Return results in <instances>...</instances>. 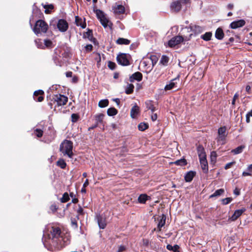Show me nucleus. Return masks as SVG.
Returning <instances> with one entry per match:
<instances>
[{
	"label": "nucleus",
	"instance_id": "nucleus-56",
	"mask_svg": "<svg viewBox=\"0 0 252 252\" xmlns=\"http://www.w3.org/2000/svg\"><path fill=\"white\" fill-rule=\"evenodd\" d=\"M235 163V162L233 161V162H229V163H227V164L225 165V166H224V169H226V170H227V169H229V168H231V166H232V165L233 164H234Z\"/></svg>",
	"mask_w": 252,
	"mask_h": 252
},
{
	"label": "nucleus",
	"instance_id": "nucleus-22",
	"mask_svg": "<svg viewBox=\"0 0 252 252\" xmlns=\"http://www.w3.org/2000/svg\"><path fill=\"white\" fill-rule=\"evenodd\" d=\"M166 216L164 214H162L161 218L158 224V228L159 231L161 230V227H162L165 223Z\"/></svg>",
	"mask_w": 252,
	"mask_h": 252
},
{
	"label": "nucleus",
	"instance_id": "nucleus-23",
	"mask_svg": "<svg viewBox=\"0 0 252 252\" xmlns=\"http://www.w3.org/2000/svg\"><path fill=\"white\" fill-rule=\"evenodd\" d=\"M197 154L199 158H206V155L204 151V148L200 145H199L197 148Z\"/></svg>",
	"mask_w": 252,
	"mask_h": 252
},
{
	"label": "nucleus",
	"instance_id": "nucleus-35",
	"mask_svg": "<svg viewBox=\"0 0 252 252\" xmlns=\"http://www.w3.org/2000/svg\"><path fill=\"white\" fill-rule=\"evenodd\" d=\"M57 165L60 167L62 169H64L66 166V164L63 158H60L57 162Z\"/></svg>",
	"mask_w": 252,
	"mask_h": 252
},
{
	"label": "nucleus",
	"instance_id": "nucleus-12",
	"mask_svg": "<svg viewBox=\"0 0 252 252\" xmlns=\"http://www.w3.org/2000/svg\"><path fill=\"white\" fill-rule=\"evenodd\" d=\"M196 172L194 171H189L187 172L184 176V179L186 182H191L196 176Z\"/></svg>",
	"mask_w": 252,
	"mask_h": 252
},
{
	"label": "nucleus",
	"instance_id": "nucleus-62",
	"mask_svg": "<svg viewBox=\"0 0 252 252\" xmlns=\"http://www.w3.org/2000/svg\"><path fill=\"white\" fill-rule=\"evenodd\" d=\"M89 180L88 179H86L83 184V187H87L88 185H89Z\"/></svg>",
	"mask_w": 252,
	"mask_h": 252
},
{
	"label": "nucleus",
	"instance_id": "nucleus-54",
	"mask_svg": "<svg viewBox=\"0 0 252 252\" xmlns=\"http://www.w3.org/2000/svg\"><path fill=\"white\" fill-rule=\"evenodd\" d=\"M143 245L145 247H148L150 244V241L147 239H142Z\"/></svg>",
	"mask_w": 252,
	"mask_h": 252
},
{
	"label": "nucleus",
	"instance_id": "nucleus-15",
	"mask_svg": "<svg viewBox=\"0 0 252 252\" xmlns=\"http://www.w3.org/2000/svg\"><path fill=\"white\" fill-rule=\"evenodd\" d=\"M151 196L146 193L141 194L138 197L137 201L139 203L146 204L147 201L151 200Z\"/></svg>",
	"mask_w": 252,
	"mask_h": 252
},
{
	"label": "nucleus",
	"instance_id": "nucleus-28",
	"mask_svg": "<svg viewBox=\"0 0 252 252\" xmlns=\"http://www.w3.org/2000/svg\"><path fill=\"white\" fill-rule=\"evenodd\" d=\"M191 30L194 32L196 33H199L201 32L204 29L203 27L198 26V25H192L190 26Z\"/></svg>",
	"mask_w": 252,
	"mask_h": 252
},
{
	"label": "nucleus",
	"instance_id": "nucleus-26",
	"mask_svg": "<svg viewBox=\"0 0 252 252\" xmlns=\"http://www.w3.org/2000/svg\"><path fill=\"white\" fill-rule=\"evenodd\" d=\"M224 33L222 30L221 28H218L215 32V37L216 38L221 40L223 38Z\"/></svg>",
	"mask_w": 252,
	"mask_h": 252
},
{
	"label": "nucleus",
	"instance_id": "nucleus-42",
	"mask_svg": "<svg viewBox=\"0 0 252 252\" xmlns=\"http://www.w3.org/2000/svg\"><path fill=\"white\" fill-rule=\"evenodd\" d=\"M71 225L74 229H77L78 223H77V220L75 218H71Z\"/></svg>",
	"mask_w": 252,
	"mask_h": 252
},
{
	"label": "nucleus",
	"instance_id": "nucleus-9",
	"mask_svg": "<svg viewBox=\"0 0 252 252\" xmlns=\"http://www.w3.org/2000/svg\"><path fill=\"white\" fill-rule=\"evenodd\" d=\"M117 62L122 65H128L129 64L128 56L126 54H121L117 57Z\"/></svg>",
	"mask_w": 252,
	"mask_h": 252
},
{
	"label": "nucleus",
	"instance_id": "nucleus-49",
	"mask_svg": "<svg viewBox=\"0 0 252 252\" xmlns=\"http://www.w3.org/2000/svg\"><path fill=\"white\" fill-rule=\"evenodd\" d=\"M50 209L53 213L56 212L58 209V206L56 204H52L50 207Z\"/></svg>",
	"mask_w": 252,
	"mask_h": 252
},
{
	"label": "nucleus",
	"instance_id": "nucleus-17",
	"mask_svg": "<svg viewBox=\"0 0 252 252\" xmlns=\"http://www.w3.org/2000/svg\"><path fill=\"white\" fill-rule=\"evenodd\" d=\"M96 219L99 227L101 229H104L106 226L105 219L99 215L96 216Z\"/></svg>",
	"mask_w": 252,
	"mask_h": 252
},
{
	"label": "nucleus",
	"instance_id": "nucleus-59",
	"mask_svg": "<svg viewBox=\"0 0 252 252\" xmlns=\"http://www.w3.org/2000/svg\"><path fill=\"white\" fill-rule=\"evenodd\" d=\"M239 97V94L238 93H236L234 96H233V100L232 101V105H234L235 104V100L236 99H237Z\"/></svg>",
	"mask_w": 252,
	"mask_h": 252
},
{
	"label": "nucleus",
	"instance_id": "nucleus-27",
	"mask_svg": "<svg viewBox=\"0 0 252 252\" xmlns=\"http://www.w3.org/2000/svg\"><path fill=\"white\" fill-rule=\"evenodd\" d=\"M166 249L173 252H180V247L178 245H175L174 246H172L171 245L168 244L166 246Z\"/></svg>",
	"mask_w": 252,
	"mask_h": 252
},
{
	"label": "nucleus",
	"instance_id": "nucleus-64",
	"mask_svg": "<svg viewBox=\"0 0 252 252\" xmlns=\"http://www.w3.org/2000/svg\"><path fill=\"white\" fill-rule=\"evenodd\" d=\"M233 7H234V5L233 4H228L227 6V8L228 9H232L233 8Z\"/></svg>",
	"mask_w": 252,
	"mask_h": 252
},
{
	"label": "nucleus",
	"instance_id": "nucleus-44",
	"mask_svg": "<svg viewBox=\"0 0 252 252\" xmlns=\"http://www.w3.org/2000/svg\"><path fill=\"white\" fill-rule=\"evenodd\" d=\"M147 105V108L148 109L151 110L152 112H154L156 110V108L154 106V105L152 104L151 102H147L146 103Z\"/></svg>",
	"mask_w": 252,
	"mask_h": 252
},
{
	"label": "nucleus",
	"instance_id": "nucleus-2",
	"mask_svg": "<svg viewBox=\"0 0 252 252\" xmlns=\"http://www.w3.org/2000/svg\"><path fill=\"white\" fill-rule=\"evenodd\" d=\"M72 143L69 140H65L60 145V151L64 156L71 157L72 156Z\"/></svg>",
	"mask_w": 252,
	"mask_h": 252
},
{
	"label": "nucleus",
	"instance_id": "nucleus-4",
	"mask_svg": "<svg viewBox=\"0 0 252 252\" xmlns=\"http://www.w3.org/2000/svg\"><path fill=\"white\" fill-rule=\"evenodd\" d=\"M95 13L102 25L105 28L107 27V26L109 25V21L106 17L104 13L99 9H96L95 10Z\"/></svg>",
	"mask_w": 252,
	"mask_h": 252
},
{
	"label": "nucleus",
	"instance_id": "nucleus-21",
	"mask_svg": "<svg viewBox=\"0 0 252 252\" xmlns=\"http://www.w3.org/2000/svg\"><path fill=\"white\" fill-rule=\"evenodd\" d=\"M84 37L87 38L90 41L94 43L95 39L93 36V32L92 30H88L87 32L84 33Z\"/></svg>",
	"mask_w": 252,
	"mask_h": 252
},
{
	"label": "nucleus",
	"instance_id": "nucleus-19",
	"mask_svg": "<svg viewBox=\"0 0 252 252\" xmlns=\"http://www.w3.org/2000/svg\"><path fill=\"white\" fill-rule=\"evenodd\" d=\"M142 79V74L139 72H136L133 73L129 78L130 82H133L134 80L140 81Z\"/></svg>",
	"mask_w": 252,
	"mask_h": 252
},
{
	"label": "nucleus",
	"instance_id": "nucleus-24",
	"mask_svg": "<svg viewBox=\"0 0 252 252\" xmlns=\"http://www.w3.org/2000/svg\"><path fill=\"white\" fill-rule=\"evenodd\" d=\"M75 24L77 26H80L82 28L86 27V24L82 19L78 16H75Z\"/></svg>",
	"mask_w": 252,
	"mask_h": 252
},
{
	"label": "nucleus",
	"instance_id": "nucleus-48",
	"mask_svg": "<svg viewBox=\"0 0 252 252\" xmlns=\"http://www.w3.org/2000/svg\"><path fill=\"white\" fill-rule=\"evenodd\" d=\"M52 42L51 40H50L49 39H46L44 40V45H43L44 48L45 47H51L52 46Z\"/></svg>",
	"mask_w": 252,
	"mask_h": 252
},
{
	"label": "nucleus",
	"instance_id": "nucleus-5",
	"mask_svg": "<svg viewBox=\"0 0 252 252\" xmlns=\"http://www.w3.org/2000/svg\"><path fill=\"white\" fill-rule=\"evenodd\" d=\"M188 0L185 2L184 0H176L173 1L170 5L171 9L173 12H179L182 8V3H187Z\"/></svg>",
	"mask_w": 252,
	"mask_h": 252
},
{
	"label": "nucleus",
	"instance_id": "nucleus-30",
	"mask_svg": "<svg viewBox=\"0 0 252 252\" xmlns=\"http://www.w3.org/2000/svg\"><path fill=\"white\" fill-rule=\"evenodd\" d=\"M252 164L249 165L246 171L242 173V176L244 177L252 175Z\"/></svg>",
	"mask_w": 252,
	"mask_h": 252
},
{
	"label": "nucleus",
	"instance_id": "nucleus-51",
	"mask_svg": "<svg viewBox=\"0 0 252 252\" xmlns=\"http://www.w3.org/2000/svg\"><path fill=\"white\" fill-rule=\"evenodd\" d=\"M79 118V116L77 114H72L71 115V120H72V122L74 123V122H77V121L78 120Z\"/></svg>",
	"mask_w": 252,
	"mask_h": 252
},
{
	"label": "nucleus",
	"instance_id": "nucleus-16",
	"mask_svg": "<svg viewBox=\"0 0 252 252\" xmlns=\"http://www.w3.org/2000/svg\"><path fill=\"white\" fill-rule=\"evenodd\" d=\"M245 24V21L244 20H239L234 21L230 24V27L232 29H236L238 28L244 26Z\"/></svg>",
	"mask_w": 252,
	"mask_h": 252
},
{
	"label": "nucleus",
	"instance_id": "nucleus-3",
	"mask_svg": "<svg viewBox=\"0 0 252 252\" xmlns=\"http://www.w3.org/2000/svg\"><path fill=\"white\" fill-rule=\"evenodd\" d=\"M48 28V25L44 21L39 20L36 21L33 30L36 34H38L46 32Z\"/></svg>",
	"mask_w": 252,
	"mask_h": 252
},
{
	"label": "nucleus",
	"instance_id": "nucleus-10",
	"mask_svg": "<svg viewBox=\"0 0 252 252\" xmlns=\"http://www.w3.org/2000/svg\"><path fill=\"white\" fill-rule=\"evenodd\" d=\"M57 27L60 31L64 32L67 31L68 26L66 21L60 19L58 22Z\"/></svg>",
	"mask_w": 252,
	"mask_h": 252
},
{
	"label": "nucleus",
	"instance_id": "nucleus-41",
	"mask_svg": "<svg viewBox=\"0 0 252 252\" xmlns=\"http://www.w3.org/2000/svg\"><path fill=\"white\" fill-rule=\"evenodd\" d=\"M244 148V146H240L238 147L236 149L232 150L231 152L233 153L234 154H238L241 153L242 152Z\"/></svg>",
	"mask_w": 252,
	"mask_h": 252
},
{
	"label": "nucleus",
	"instance_id": "nucleus-60",
	"mask_svg": "<svg viewBox=\"0 0 252 252\" xmlns=\"http://www.w3.org/2000/svg\"><path fill=\"white\" fill-rule=\"evenodd\" d=\"M158 116L157 114H153L151 115V119L153 121H155L157 119Z\"/></svg>",
	"mask_w": 252,
	"mask_h": 252
},
{
	"label": "nucleus",
	"instance_id": "nucleus-57",
	"mask_svg": "<svg viewBox=\"0 0 252 252\" xmlns=\"http://www.w3.org/2000/svg\"><path fill=\"white\" fill-rule=\"evenodd\" d=\"M85 48L87 52H89L92 50L93 46L91 44H88L85 46Z\"/></svg>",
	"mask_w": 252,
	"mask_h": 252
},
{
	"label": "nucleus",
	"instance_id": "nucleus-63",
	"mask_svg": "<svg viewBox=\"0 0 252 252\" xmlns=\"http://www.w3.org/2000/svg\"><path fill=\"white\" fill-rule=\"evenodd\" d=\"M35 42H36V43L37 44V46L38 48H44V46L42 45L41 44H39L38 43V41L37 40H36Z\"/></svg>",
	"mask_w": 252,
	"mask_h": 252
},
{
	"label": "nucleus",
	"instance_id": "nucleus-33",
	"mask_svg": "<svg viewBox=\"0 0 252 252\" xmlns=\"http://www.w3.org/2000/svg\"><path fill=\"white\" fill-rule=\"evenodd\" d=\"M107 113L108 115L110 116H113L116 115L118 113V111L115 108L111 107L108 109Z\"/></svg>",
	"mask_w": 252,
	"mask_h": 252
},
{
	"label": "nucleus",
	"instance_id": "nucleus-13",
	"mask_svg": "<svg viewBox=\"0 0 252 252\" xmlns=\"http://www.w3.org/2000/svg\"><path fill=\"white\" fill-rule=\"evenodd\" d=\"M245 208H242L241 209L236 210L234 211L233 215L230 218L232 221H235L237 219L241 216L242 214L245 212Z\"/></svg>",
	"mask_w": 252,
	"mask_h": 252
},
{
	"label": "nucleus",
	"instance_id": "nucleus-6",
	"mask_svg": "<svg viewBox=\"0 0 252 252\" xmlns=\"http://www.w3.org/2000/svg\"><path fill=\"white\" fill-rule=\"evenodd\" d=\"M184 41V38L182 36L178 35L172 37L169 40L168 44L170 47H175Z\"/></svg>",
	"mask_w": 252,
	"mask_h": 252
},
{
	"label": "nucleus",
	"instance_id": "nucleus-31",
	"mask_svg": "<svg viewBox=\"0 0 252 252\" xmlns=\"http://www.w3.org/2000/svg\"><path fill=\"white\" fill-rule=\"evenodd\" d=\"M116 43L118 44H125V45H128L130 43V40L124 38H119L117 41Z\"/></svg>",
	"mask_w": 252,
	"mask_h": 252
},
{
	"label": "nucleus",
	"instance_id": "nucleus-61",
	"mask_svg": "<svg viewBox=\"0 0 252 252\" xmlns=\"http://www.w3.org/2000/svg\"><path fill=\"white\" fill-rule=\"evenodd\" d=\"M72 75V72L71 71H68L66 72V76L67 77H71Z\"/></svg>",
	"mask_w": 252,
	"mask_h": 252
},
{
	"label": "nucleus",
	"instance_id": "nucleus-32",
	"mask_svg": "<svg viewBox=\"0 0 252 252\" xmlns=\"http://www.w3.org/2000/svg\"><path fill=\"white\" fill-rule=\"evenodd\" d=\"M212 33L211 32H207L201 36V38L205 41H209L211 40Z\"/></svg>",
	"mask_w": 252,
	"mask_h": 252
},
{
	"label": "nucleus",
	"instance_id": "nucleus-14",
	"mask_svg": "<svg viewBox=\"0 0 252 252\" xmlns=\"http://www.w3.org/2000/svg\"><path fill=\"white\" fill-rule=\"evenodd\" d=\"M44 94V92L42 90H38L34 92L33 95L35 100L41 102L43 101L44 97L42 96Z\"/></svg>",
	"mask_w": 252,
	"mask_h": 252
},
{
	"label": "nucleus",
	"instance_id": "nucleus-36",
	"mask_svg": "<svg viewBox=\"0 0 252 252\" xmlns=\"http://www.w3.org/2000/svg\"><path fill=\"white\" fill-rule=\"evenodd\" d=\"M109 101L108 99H102L98 102V106L100 108H103L108 105Z\"/></svg>",
	"mask_w": 252,
	"mask_h": 252
},
{
	"label": "nucleus",
	"instance_id": "nucleus-25",
	"mask_svg": "<svg viewBox=\"0 0 252 252\" xmlns=\"http://www.w3.org/2000/svg\"><path fill=\"white\" fill-rule=\"evenodd\" d=\"M170 164H175L177 165H180V166H185L187 164V161L186 159V158H180V159H178L176 160L175 162H171L170 163Z\"/></svg>",
	"mask_w": 252,
	"mask_h": 252
},
{
	"label": "nucleus",
	"instance_id": "nucleus-11",
	"mask_svg": "<svg viewBox=\"0 0 252 252\" xmlns=\"http://www.w3.org/2000/svg\"><path fill=\"white\" fill-rule=\"evenodd\" d=\"M201 168L204 173L208 172V163L207 158H199Z\"/></svg>",
	"mask_w": 252,
	"mask_h": 252
},
{
	"label": "nucleus",
	"instance_id": "nucleus-52",
	"mask_svg": "<svg viewBox=\"0 0 252 252\" xmlns=\"http://www.w3.org/2000/svg\"><path fill=\"white\" fill-rule=\"evenodd\" d=\"M35 135L38 137H41L43 135V131L40 129H36L35 130Z\"/></svg>",
	"mask_w": 252,
	"mask_h": 252
},
{
	"label": "nucleus",
	"instance_id": "nucleus-50",
	"mask_svg": "<svg viewBox=\"0 0 252 252\" xmlns=\"http://www.w3.org/2000/svg\"><path fill=\"white\" fill-rule=\"evenodd\" d=\"M150 59L152 61L153 65H154L158 61L157 58L156 56H151Z\"/></svg>",
	"mask_w": 252,
	"mask_h": 252
},
{
	"label": "nucleus",
	"instance_id": "nucleus-46",
	"mask_svg": "<svg viewBox=\"0 0 252 252\" xmlns=\"http://www.w3.org/2000/svg\"><path fill=\"white\" fill-rule=\"evenodd\" d=\"M77 212L78 213V215L77 216V219L78 220L79 219V215H84V212L83 208L79 205V208L77 210Z\"/></svg>",
	"mask_w": 252,
	"mask_h": 252
},
{
	"label": "nucleus",
	"instance_id": "nucleus-55",
	"mask_svg": "<svg viewBox=\"0 0 252 252\" xmlns=\"http://www.w3.org/2000/svg\"><path fill=\"white\" fill-rule=\"evenodd\" d=\"M126 250V246L124 245H121L119 246V249L117 252H123Z\"/></svg>",
	"mask_w": 252,
	"mask_h": 252
},
{
	"label": "nucleus",
	"instance_id": "nucleus-7",
	"mask_svg": "<svg viewBox=\"0 0 252 252\" xmlns=\"http://www.w3.org/2000/svg\"><path fill=\"white\" fill-rule=\"evenodd\" d=\"M54 99L57 102L58 106H62L66 104L68 101V97L64 95L58 94L55 95Z\"/></svg>",
	"mask_w": 252,
	"mask_h": 252
},
{
	"label": "nucleus",
	"instance_id": "nucleus-38",
	"mask_svg": "<svg viewBox=\"0 0 252 252\" xmlns=\"http://www.w3.org/2000/svg\"><path fill=\"white\" fill-rule=\"evenodd\" d=\"M224 192V190L223 189H217L215 191V192L213 194H212L210 196V197H213L220 196V195H221L222 193H223Z\"/></svg>",
	"mask_w": 252,
	"mask_h": 252
},
{
	"label": "nucleus",
	"instance_id": "nucleus-18",
	"mask_svg": "<svg viewBox=\"0 0 252 252\" xmlns=\"http://www.w3.org/2000/svg\"><path fill=\"white\" fill-rule=\"evenodd\" d=\"M114 12L116 14H123L125 11V8L124 6L121 4H116L113 7Z\"/></svg>",
	"mask_w": 252,
	"mask_h": 252
},
{
	"label": "nucleus",
	"instance_id": "nucleus-1",
	"mask_svg": "<svg viewBox=\"0 0 252 252\" xmlns=\"http://www.w3.org/2000/svg\"><path fill=\"white\" fill-rule=\"evenodd\" d=\"M48 231L47 243L51 251L60 250L70 244L69 233L62 231L59 227L52 226Z\"/></svg>",
	"mask_w": 252,
	"mask_h": 252
},
{
	"label": "nucleus",
	"instance_id": "nucleus-47",
	"mask_svg": "<svg viewBox=\"0 0 252 252\" xmlns=\"http://www.w3.org/2000/svg\"><path fill=\"white\" fill-rule=\"evenodd\" d=\"M232 200V198L231 197H227L224 199H222L221 200L222 204L223 205H227L230 203Z\"/></svg>",
	"mask_w": 252,
	"mask_h": 252
},
{
	"label": "nucleus",
	"instance_id": "nucleus-39",
	"mask_svg": "<svg viewBox=\"0 0 252 252\" xmlns=\"http://www.w3.org/2000/svg\"><path fill=\"white\" fill-rule=\"evenodd\" d=\"M104 115L103 114H99L95 116V121L97 124L102 123Z\"/></svg>",
	"mask_w": 252,
	"mask_h": 252
},
{
	"label": "nucleus",
	"instance_id": "nucleus-20",
	"mask_svg": "<svg viewBox=\"0 0 252 252\" xmlns=\"http://www.w3.org/2000/svg\"><path fill=\"white\" fill-rule=\"evenodd\" d=\"M140 109L139 107L135 105L133 106L130 110V116L132 118H136L139 113Z\"/></svg>",
	"mask_w": 252,
	"mask_h": 252
},
{
	"label": "nucleus",
	"instance_id": "nucleus-43",
	"mask_svg": "<svg viewBox=\"0 0 252 252\" xmlns=\"http://www.w3.org/2000/svg\"><path fill=\"white\" fill-rule=\"evenodd\" d=\"M168 61H169V59L167 56H162L161 58L160 62L163 65H166L167 63L168 62Z\"/></svg>",
	"mask_w": 252,
	"mask_h": 252
},
{
	"label": "nucleus",
	"instance_id": "nucleus-37",
	"mask_svg": "<svg viewBox=\"0 0 252 252\" xmlns=\"http://www.w3.org/2000/svg\"><path fill=\"white\" fill-rule=\"evenodd\" d=\"M70 199L69 194L67 192H64L62 197L61 198V202L62 203H65L68 201Z\"/></svg>",
	"mask_w": 252,
	"mask_h": 252
},
{
	"label": "nucleus",
	"instance_id": "nucleus-34",
	"mask_svg": "<svg viewBox=\"0 0 252 252\" xmlns=\"http://www.w3.org/2000/svg\"><path fill=\"white\" fill-rule=\"evenodd\" d=\"M134 85L132 84H127L125 92L126 94H130L133 92Z\"/></svg>",
	"mask_w": 252,
	"mask_h": 252
},
{
	"label": "nucleus",
	"instance_id": "nucleus-45",
	"mask_svg": "<svg viewBox=\"0 0 252 252\" xmlns=\"http://www.w3.org/2000/svg\"><path fill=\"white\" fill-rule=\"evenodd\" d=\"M43 7L45 9V12L46 13H49V9H52L54 8V6L52 4H47V5H43Z\"/></svg>",
	"mask_w": 252,
	"mask_h": 252
},
{
	"label": "nucleus",
	"instance_id": "nucleus-29",
	"mask_svg": "<svg viewBox=\"0 0 252 252\" xmlns=\"http://www.w3.org/2000/svg\"><path fill=\"white\" fill-rule=\"evenodd\" d=\"M175 80L176 79L171 80L170 82L165 86L164 90L169 91L173 89L175 87V83L174 82Z\"/></svg>",
	"mask_w": 252,
	"mask_h": 252
},
{
	"label": "nucleus",
	"instance_id": "nucleus-40",
	"mask_svg": "<svg viewBox=\"0 0 252 252\" xmlns=\"http://www.w3.org/2000/svg\"><path fill=\"white\" fill-rule=\"evenodd\" d=\"M138 129L140 131H144L148 127V125L146 123H141L138 125Z\"/></svg>",
	"mask_w": 252,
	"mask_h": 252
},
{
	"label": "nucleus",
	"instance_id": "nucleus-58",
	"mask_svg": "<svg viewBox=\"0 0 252 252\" xmlns=\"http://www.w3.org/2000/svg\"><path fill=\"white\" fill-rule=\"evenodd\" d=\"M233 193L236 195V196H238L240 194V190L238 188H236L234 191Z\"/></svg>",
	"mask_w": 252,
	"mask_h": 252
},
{
	"label": "nucleus",
	"instance_id": "nucleus-53",
	"mask_svg": "<svg viewBox=\"0 0 252 252\" xmlns=\"http://www.w3.org/2000/svg\"><path fill=\"white\" fill-rule=\"evenodd\" d=\"M108 66L109 68L112 70H113L115 68L116 64L114 63L109 62L108 64Z\"/></svg>",
	"mask_w": 252,
	"mask_h": 252
},
{
	"label": "nucleus",
	"instance_id": "nucleus-8",
	"mask_svg": "<svg viewBox=\"0 0 252 252\" xmlns=\"http://www.w3.org/2000/svg\"><path fill=\"white\" fill-rule=\"evenodd\" d=\"M218 133V136L217 137V141L218 142H222V144H224V141L227 136V133L226 132V127L222 126L219 128Z\"/></svg>",
	"mask_w": 252,
	"mask_h": 252
}]
</instances>
